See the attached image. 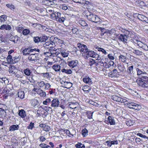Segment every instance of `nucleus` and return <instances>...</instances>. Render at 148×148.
<instances>
[{"instance_id": "7c9ffc66", "label": "nucleus", "mask_w": 148, "mask_h": 148, "mask_svg": "<svg viewBox=\"0 0 148 148\" xmlns=\"http://www.w3.org/2000/svg\"><path fill=\"white\" fill-rule=\"evenodd\" d=\"M8 62L10 64H13V58L10 55H9L7 58Z\"/></svg>"}, {"instance_id": "b1692460", "label": "nucleus", "mask_w": 148, "mask_h": 148, "mask_svg": "<svg viewBox=\"0 0 148 148\" xmlns=\"http://www.w3.org/2000/svg\"><path fill=\"white\" fill-rule=\"evenodd\" d=\"M117 67L120 72H123L125 71V68L123 64H118Z\"/></svg>"}, {"instance_id": "338daca9", "label": "nucleus", "mask_w": 148, "mask_h": 148, "mask_svg": "<svg viewBox=\"0 0 148 148\" xmlns=\"http://www.w3.org/2000/svg\"><path fill=\"white\" fill-rule=\"evenodd\" d=\"M132 123L131 120H129L126 122V125L128 126H130L132 125Z\"/></svg>"}, {"instance_id": "5701e85b", "label": "nucleus", "mask_w": 148, "mask_h": 148, "mask_svg": "<svg viewBox=\"0 0 148 148\" xmlns=\"http://www.w3.org/2000/svg\"><path fill=\"white\" fill-rule=\"evenodd\" d=\"M138 16L140 20L148 23V18L144 16L141 14H139Z\"/></svg>"}, {"instance_id": "2f4dec72", "label": "nucleus", "mask_w": 148, "mask_h": 148, "mask_svg": "<svg viewBox=\"0 0 148 148\" xmlns=\"http://www.w3.org/2000/svg\"><path fill=\"white\" fill-rule=\"evenodd\" d=\"M52 99L53 98L47 99L45 101H43V103L45 105H48V104L50 103L51 104V101Z\"/></svg>"}, {"instance_id": "f704fd0d", "label": "nucleus", "mask_w": 148, "mask_h": 148, "mask_svg": "<svg viewBox=\"0 0 148 148\" xmlns=\"http://www.w3.org/2000/svg\"><path fill=\"white\" fill-rule=\"evenodd\" d=\"M61 71L63 73H65L67 74H71L72 72L71 69H62Z\"/></svg>"}, {"instance_id": "423d86ee", "label": "nucleus", "mask_w": 148, "mask_h": 148, "mask_svg": "<svg viewBox=\"0 0 148 148\" xmlns=\"http://www.w3.org/2000/svg\"><path fill=\"white\" fill-rule=\"evenodd\" d=\"M111 98L114 101L121 103H125L126 101L125 99H123L116 95H113L111 96Z\"/></svg>"}, {"instance_id": "20e7f679", "label": "nucleus", "mask_w": 148, "mask_h": 148, "mask_svg": "<svg viewBox=\"0 0 148 148\" xmlns=\"http://www.w3.org/2000/svg\"><path fill=\"white\" fill-rule=\"evenodd\" d=\"M77 46L81 52L86 53L88 50L87 46L83 44L78 43L77 44Z\"/></svg>"}, {"instance_id": "aec40b11", "label": "nucleus", "mask_w": 148, "mask_h": 148, "mask_svg": "<svg viewBox=\"0 0 148 148\" xmlns=\"http://www.w3.org/2000/svg\"><path fill=\"white\" fill-rule=\"evenodd\" d=\"M19 128V125H13L10 126L9 128V131L12 132L16 130H17Z\"/></svg>"}, {"instance_id": "864d4df0", "label": "nucleus", "mask_w": 148, "mask_h": 148, "mask_svg": "<svg viewBox=\"0 0 148 148\" xmlns=\"http://www.w3.org/2000/svg\"><path fill=\"white\" fill-rule=\"evenodd\" d=\"M20 58L18 56H15L13 58V64L18 62Z\"/></svg>"}, {"instance_id": "a18cd8bd", "label": "nucleus", "mask_w": 148, "mask_h": 148, "mask_svg": "<svg viewBox=\"0 0 148 148\" xmlns=\"http://www.w3.org/2000/svg\"><path fill=\"white\" fill-rule=\"evenodd\" d=\"M134 66H131L128 67V73L129 75L132 74L133 73V69Z\"/></svg>"}, {"instance_id": "6e6d98bb", "label": "nucleus", "mask_w": 148, "mask_h": 148, "mask_svg": "<svg viewBox=\"0 0 148 148\" xmlns=\"http://www.w3.org/2000/svg\"><path fill=\"white\" fill-rule=\"evenodd\" d=\"M43 130L46 132L48 131L51 130V128L50 126L45 125L44 128H43Z\"/></svg>"}, {"instance_id": "f3484780", "label": "nucleus", "mask_w": 148, "mask_h": 148, "mask_svg": "<svg viewBox=\"0 0 148 148\" xmlns=\"http://www.w3.org/2000/svg\"><path fill=\"white\" fill-rule=\"evenodd\" d=\"M108 123L111 125H114L115 124V118L112 116H108Z\"/></svg>"}, {"instance_id": "c9c22d12", "label": "nucleus", "mask_w": 148, "mask_h": 148, "mask_svg": "<svg viewBox=\"0 0 148 148\" xmlns=\"http://www.w3.org/2000/svg\"><path fill=\"white\" fill-rule=\"evenodd\" d=\"M37 84L38 86H39L40 87L44 88L45 85V83L44 81H40V82H38Z\"/></svg>"}, {"instance_id": "37998d69", "label": "nucleus", "mask_w": 148, "mask_h": 148, "mask_svg": "<svg viewBox=\"0 0 148 148\" xmlns=\"http://www.w3.org/2000/svg\"><path fill=\"white\" fill-rule=\"evenodd\" d=\"M29 33L30 30L27 29H23L22 32V34L25 36H26L28 35Z\"/></svg>"}, {"instance_id": "f03ea898", "label": "nucleus", "mask_w": 148, "mask_h": 148, "mask_svg": "<svg viewBox=\"0 0 148 148\" xmlns=\"http://www.w3.org/2000/svg\"><path fill=\"white\" fill-rule=\"evenodd\" d=\"M86 55L89 57L95 58L96 60H99L101 59V57L97 53L94 52L93 51H90L88 49L87 52H86Z\"/></svg>"}, {"instance_id": "e2e57ef3", "label": "nucleus", "mask_w": 148, "mask_h": 148, "mask_svg": "<svg viewBox=\"0 0 148 148\" xmlns=\"http://www.w3.org/2000/svg\"><path fill=\"white\" fill-rule=\"evenodd\" d=\"M89 86L88 85H85L82 87V90L84 91H87L88 89L89 88Z\"/></svg>"}, {"instance_id": "8fccbe9b", "label": "nucleus", "mask_w": 148, "mask_h": 148, "mask_svg": "<svg viewBox=\"0 0 148 148\" xmlns=\"http://www.w3.org/2000/svg\"><path fill=\"white\" fill-rule=\"evenodd\" d=\"M96 63L95 60L91 59V60H90L88 63V64L89 66H92L94 64H96Z\"/></svg>"}, {"instance_id": "72a5a7b5", "label": "nucleus", "mask_w": 148, "mask_h": 148, "mask_svg": "<svg viewBox=\"0 0 148 148\" xmlns=\"http://www.w3.org/2000/svg\"><path fill=\"white\" fill-rule=\"evenodd\" d=\"M107 33H108L111 36L112 35H115L116 34L115 29H113L108 30V32H107Z\"/></svg>"}, {"instance_id": "473e14b6", "label": "nucleus", "mask_w": 148, "mask_h": 148, "mask_svg": "<svg viewBox=\"0 0 148 148\" xmlns=\"http://www.w3.org/2000/svg\"><path fill=\"white\" fill-rule=\"evenodd\" d=\"M62 55L64 57H67L69 54V51L66 50H63L61 53Z\"/></svg>"}, {"instance_id": "1a4fd4ad", "label": "nucleus", "mask_w": 148, "mask_h": 148, "mask_svg": "<svg viewBox=\"0 0 148 148\" xmlns=\"http://www.w3.org/2000/svg\"><path fill=\"white\" fill-rule=\"evenodd\" d=\"M60 12H54V11H53L52 13L50 14V16L51 19L57 21L58 18L59 17V14H60Z\"/></svg>"}, {"instance_id": "4468645a", "label": "nucleus", "mask_w": 148, "mask_h": 148, "mask_svg": "<svg viewBox=\"0 0 148 148\" xmlns=\"http://www.w3.org/2000/svg\"><path fill=\"white\" fill-rule=\"evenodd\" d=\"M83 81L84 83L89 85L92 84V83L91 79L88 76H86L84 77Z\"/></svg>"}, {"instance_id": "774afa93", "label": "nucleus", "mask_w": 148, "mask_h": 148, "mask_svg": "<svg viewBox=\"0 0 148 148\" xmlns=\"http://www.w3.org/2000/svg\"><path fill=\"white\" fill-rule=\"evenodd\" d=\"M142 48H143L144 50H148V46L145 44H144Z\"/></svg>"}, {"instance_id": "bb28decb", "label": "nucleus", "mask_w": 148, "mask_h": 148, "mask_svg": "<svg viewBox=\"0 0 148 148\" xmlns=\"http://www.w3.org/2000/svg\"><path fill=\"white\" fill-rule=\"evenodd\" d=\"M52 67L56 71H59L60 70V66L58 64H54L53 66Z\"/></svg>"}, {"instance_id": "2eb2a0df", "label": "nucleus", "mask_w": 148, "mask_h": 148, "mask_svg": "<svg viewBox=\"0 0 148 148\" xmlns=\"http://www.w3.org/2000/svg\"><path fill=\"white\" fill-rule=\"evenodd\" d=\"M117 36L119 38V40L125 43H127V35L125 34H121L117 35Z\"/></svg>"}, {"instance_id": "ea45409f", "label": "nucleus", "mask_w": 148, "mask_h": 148, "mask_svg": "<svg viewBox=\"0 0 148 148\" xmlns=\"http://www.w3.org/2000/svg\"><path fill=\"white\" fill-rule=\"evenodd\" d=\"M7 20V16L5 15H2L0 16V21L1 22H4Z\"/></svg>"}, {"instance_id": "9b49d317", "label": "nucleus", "mask_w": 148, "mask_h": 148, "mask_svg": "<svg viewBox=\"0 0 148 148\" xmlns=\"http://www.w3.org/2000/svg\"><path fill=\"white\" fill-rule=\"evenodd\" d=\"M60 103L59 101L57 98L53 99L51 101V106L54 107H58Z\"/></svg>"}, {"instance_id": "de8ad7c7", "label": "nucleus", "mask_w": 148, "mask_h": 148, "mask_svg": "<svg viewBox=\"0 0 148 148\" xmlns=\"http://www.w3.org/2000/svg\"><path fill=\"white\" fill-rule=\"evenodd\" d=\"M75 146L77 148H85V147L84 145L79 143L76 144Z\"/></svg>"}, {"instance_id": "0eeeda50", "label": "nucleus", "mask_w": 148, "mask_h": 148, "mask_svg": "<svg viewBox=\"0 0 148 148\" xmlns=\"http://www.w3.org/2000/svg\"><path fill=\"white\" fill-rule=\"evenodd\" d=\"M38 53H32L29 55L28 57V59L30 61H36L38 58Z\"/></svg>"}, {"instance_id": "79ce46f5", "label": "nucleus", "mask_w": 148, "mask_h": 148, "mask_svg": "<svg viewBox=\"0 0 148 148\" xmlns=\"http://www.w3.org/2000/svg\"><path fill=\"white\" fill-rule=\"evenodd\" d=\"M119 59L123 62H125L126 60L125 56L122 55H121L119 57Z\"/></svg>"}, {"instance_id": "4be33fe9", "label": "nucleus", "mask_w": 148, "mask_h": 148, "mask_svg": "<svg viewBox=\"0 0 148 148\" xmlns=\"http://www.w3.org/2000/svg\"><path fill=\"white\" fill-rule=\"evenodd\" d=\"M18 114L21 117L24 118L26 116V113L24 110L21 109L19 110Z\"/></svg>"}, {"instance_id": "c85d7f7f", "label": "nucleus", "mask_w": 148, "mask_h": 148, "mask_svg": "<svg viewBox=\"0 0 148 148\" xmlns=\"http://www.w3.org/2000/svg\"><path fill=\"white\" fill-rule=\"evenodd\" d=\"M22 53L23 55L27 56L29 55L30 54V53L29 51V48H27L23 49L22 51Z\"/></svg>"}, {"instance_id": "58836bf2", "label": "nucleus", "mask_w": 148, "mask_h": 148, "mask_svg": "<svg viewBox=\"0 0 148 148\" xmlns=\"http://www.w3.org/2000/svg\"><path fill=\"white\" fill-rule=\"evenodd\" d=\"M96 49L99 52H101L105 54H106L107 53L105 50L102 48H100L98 47H96Z\"/></svg>"}, {"instance_id": "6e6552de", "label": "nucleus", "mask_w": 148, "mask_h": 148, "mask_svg": "<svg viewBox=\"0 0 148 148\" xmlns=\"http://www.w3.org/2000/svg\"><path fill=\"white\" fill-rule=\"evenodd\" d=\"M139 86L145 89H148V83L147 82H145L142 80H139L138 83Z\"/></svg>"}, {"instance_id": "0e129e2a", "label": "nucleus", "mask_w": 148, "mask_h": 148, "mask_svg": "<svg viewBox=\"0 0 148 148\" xmlns=\"http://www.w3.org/2000/svg\"><path fill=\"white\" fill-rule=\"evenodd\" d=\"M137 135L139 136L140 137L143 138H146L148 139V137L140 133H137Z\"/></svg>"}, {"instance_id": "49530a36", "label": "nucleus", "mask_w": 148, "mask_h": 148, "mask_svg": "<svg viewBox=\"0 0 148 148\" xmlns=\"http://www.w3.org/2000/svg\"><path fill=\"white\" fill-rule=\"evenodd\" d=\"M88 132V130L86 128H84L82 130V134L83 137H85L87 135Z\"/></svg>"}, {"instance_id": "6ab92c4d", "label": "nucleus", "mask_w": 148, "mask_h": 148, "mask_svg": "<svg viewBox=\"0 0 148 148\" xmlns=\"http://www.w3.org/2000/svg\"><path fill=\"white\" fill-rule=\"evenodd\" d=\"M37 93L40 95V96L42 97H45L46 96V94L45 92L43 91L40 88L38 89V90L37 91Z\"/></svg>"}, {"instance_id": "09e8293b", "label": "nucleus", "mask_w": 148, "mask_h": 148, "mask_svg": "<svg viewBox=\"0 0 148 148\" xmlns=\"http://www.w3.org/2000/svg\"><path fill=\"white\" fill-rule=\"evenodd\" d=\"M126 35H127V37H130V38H132L134 34H132V33L131 32H130L129 31H126Z\"/></svg>"}, {"instance_id": "cd10ccee", "label": "nucleus", "mask_w": 148, "mask_h": 148, "mask_svg": "<svg viewBox=\"0 0 148 148\" xmlns=\"http://www.w3.org/2000/svg\"><path fill=\"white\" fill-rule=\"evenodd\" d=\"M18 37L17 36H13L10 39V40L14 42L15 43H16L18 40Z\"/></svg>"}, {"instance_id": "13d9d810", "label": "nucleus", "mask_w": 148, "mask_h": 148, "mask_svg": "<svg viewBox=\"0 0 148 148\" xmlns=\"http://www.w3.org/2000/svg\"><path fill=\"white\" fill-rule=\"evenodd\" d=\"M137 41V45L138 46L142 48L144 43H143L142 42L139 40H136Z\"/></svg>"}, {"instance_id": "3c124183", "label": "nucleus", "mask_w": 148, "mask_h": 148, "mask_svg": "<svg viewBox=\"0 0 148 148\" xmlns=\"http://www.w3.org/2000/svg\"><path fill=\"white\" fill-rule=\"evenodd\" d=\"M39 36L34 37L33 38V41L35 43H38L40 42Z\"/></svg>"}, {"instance_id": "052dcab7", "label": "nucleus", "mask_w": 148, "mask_h": 148, "mask_svg": "<svg viewBox=\"0 0 148 148\" xmlns=\"http://www.w3.org/2000/svg\"><path fill=\"white\" fill-rule=\"evenodd\" d=\"M93 112H88L87 114V117L88 119H91L92 118V115Z\"/></svg>"}, {"instance_id": "393cba45", "label": "nucleus", "mask_w": 148, "mask_h": 148, "mask_svg": "<svg viewBox=\"0 0 148 148\" xmlns=\"http://www.w3.org/2000/svg\"><path fill=\"white\" fill-rule=\"evenodd\" d=\"M136 71L137 72V75L138 76V78L140 79V78L143 75V74L145 72H143L141 71L140 69L138 68L136 69Z\"/></svg>"}, {"instance_id": "dca6fc26", "label": "nucleus", "mask_w": 148, "mask_h": 148, "mask_svg": "<svg viewBox=\"0 0 148 148\" xmlns=\"http://www.w3.org/2000/svg\"><path fill=\"white\" fill-rule=\"evenodd\" d=\"M119 73L116 69H114L108 73V75L109 77H115L116 75H119V74H117Z\"/></svg>"}, {"instance_id": "f8f14e48", "label": "nucleus", "mask_w": 148, "mask_h": 148, "mask_svg": "<svg viewBox=\"0 0 148 148\" xmlns=\"http://www.w3.org/2000/svg\"><path fill=\"white\" fill-rule=\"evenodd\" d=\"M68 62L69 66L72 69L76 66L78 64V61L77 60L68 61Z\"/></svg>"}, {"instance_id": "680f3d73", "label": "nucleus", "mask_w": 148, "mask_h": 148, "mask_svg": "<svg viewBox=\"0 0 148 148\" xmlns=\"http://www.w3.org/2000/svg\"><path fill=\"white\" fill-rule=\"evenodd\" d=\"M51 87V85L49 83H45V85L44 88V89H47Z\"/></svg>"}, {"instance_id": "e433bc0d", "label": "nucleus", "mask_w": 148, "mask_h": 148, "mask_svg": "<svg viewBox=\"0 0 148 148\" xmlns=\"http://www.w3.org/2000/svg\"><path fill=\"white\" fill-rule=\"evenodd\" d=\"M62 52L61 49H57L53 52L52 53H51V54H54L56 55H58L59 54L61 53Z\"/></svg>"}, {"instance_id": "39448f33", "label": "nucleus", "mask_w": 148, "mask_h": 148, "mask_svg": "<svg viewBox=\"0 0 148 148\" xmlns=\"http://www.w3.org/2000/svg\"><path fill=\"white\" fill-rule=\"evenodd\" d=\"M67 15V14L64 15L63 14L60 13L57 21L60 23H62L66 21H67L68 20L66 16Z\"/></svg>"}, {"instance_id": "7ed1b4c3", "label": "nucleus", "mask_w": 148, "mask_h": 148, "mask_svg": "<svg viewBox=\"0 0 148 148\" xmlns=\"http://www.w3.org/2000/svg\"><path fill=\"white\" fill-rule=\"evenodd\" d=\"M127 104V106L129 108L134 109L136 110H139L141 108L140 105L134 102H128Z\"/></svg>"}, {"instance_id": "bf43d9fd", "label": "nucleus", "mask_w": 148, "mask_h": 148, "mask_svg": "<svg viewBox=\"0 0 148 148\" xmlns=\"http://www.w3.org/2000/svg\"><path fill=\"white\" fill-rule=\"evenodd\" d=\"M43 47H44L46 49H49L53 47L52 45H43Z\"/></svg>"}, {"instance_id": "69168bd1", "label": "nucleus", "mask_w": 148, "mask_h": 148, "mask_svg": "<svg viewBox=\"0 0 148 148\" xmlns=\"http://www.w3.org/2000/svg\"><path fill=\"white\" fill-rule=\"evenodd\" d=\"M108 58L111 60H114V57L113 54H109L108 55Z\"/></svg>"}, {"instance_id": "a211bd4d", "label": "nucleus", "mask_w": 148, "mask_h": 148, "mask_svg": "<svg viewBox=\"0 0 148 148\" xmlns=\"http://www.w3.org/2000/svg\"><path fill=\"white\" fill-rule=\"evenodd\" d=\"M11 28V26L8 25L3 24L1 25L0 27V29L1 30H10Z\"/></svg>"}, {"instance_id": "a19ab883", "label": "nucleus", "mask_w": 148, "mask_h": 148, "mask_svg": "<svg viewBox=\"0 0 148 148\" xmlns=\"http://www.w3.org/2000/svg\"><path fill=\"white\" fill-rule=\"evenodd\" d=\"M15 27L17 32L19 33H21L22 32H23L24 28L23 27L20 26L16 27Z\"/></svg>"}, {"instance_id": "f257e3e1", "label": "nucleus", "mask_w": 148, "mask_h": 148, "mask_svg": "<svg viewBox=\"0 0 148 148\" xmlns=\"http://www.w3.org/2000/svg\"><path fill=\"white\" fill-rule=\"evenodd\" d=\"M87 19L90 21L97 23L99 21V17L95 14L91 12H89L86 15Z\"/></svg>"}, {"instance_id": "4c0bfd02", "label": "nucleus", "mask_w": 148, "mask_h": 148, "mask_svg": "<svg viewBox=\"0 0 148 148\" xmlns=\"http://www.w3.org/2000/svg\"><path fill=\"white\" fill-rule=\"evenodd\" d=\"M24 73L27 76H29L30 75L31 71L29 68H27L24 69Z\"/></svg>"}, {"instance_id": "a878e982", "label": "nucleus", "mask_w": 148, "mask_h": 148, "mask_svg": "<svg viewBox=\"0 0 148 148\" xmlns=\"http://www.w3.org/2000/svg\"><path fill=\"white\" fill-rule=\"evenodd\" d=\"M146 73L145 72L142 76L140 78V79L141 80H143L145 82H147L148 81V77L146 75Z\"/></svg>"}, {"instance_id": "5fc2aeb1", "label": "nucleus", "mask_w": 148, "mask_h": 148, "mask_svg": "<svg viewBox=\"0 0 148 148\" xmlns=\"http://www.w3.org/2000/svg\"><path fill=\"white\" fill-rule=\"evenodd\" d=\"M46 37H46L45 36H43L42 37H41V36L39 37L40 42H45L46 40Z\"/></svg>"}, {"instance_id": "9d476101", "label": "nucleus", "mask_w": 148, "mask_h": 148, "mask_svg": "<svg viewBox=\"0 0 148 148\" xmlns=\"http://www.w3.org/2000/svg\"><path fill=\"white\" fill-rule=\"evenodd\" d=\"M17 71L16 67L14 65H11L10 67H9V71L12 75H16Z\"/></svg>"}, {"instance_id": "c756f323", "label": "nucleus", "mask_w": 148, "mask_h": 148, "mask_svg": "<svg viewBox=\"0 0 148 148\" xmlns=\"http://www.w3.org/2000/svg\"><path fill=\"white\" fill-rule=\"evenodd\" d=\"M18 97L21 99L23 98L25 96L24 92L23 91H19L18 92Z\"/></svg>"}, {"instance_id": "ddd939ff", "label": "nucleus", "mask_w": 148, "mask_h": 148, "mask_svg": "<svg viewBox=\"0 0 148 148\" xmlns=\"http://www.w3.org/2000/svg\"><path fill=\"white\" fill-rule=\"evenodd\" d=\"M39 98L37 97H35L34 99H32L30 100V104L31 106L35 107L38 104V101Z\"/></svg>"}, {"instance_id": "412c9836", "label": "nucleus", "mask_w": 148, "mask_h": 148, "mask_svg": "<svg viewBox=\"0 0 148 148\" xmlns=\"http://www.w3.org/2000/svg\"><path fill=\"white\" fill-rule=\"evenodd\" d=\"M132 52L133 53L138 56L143 55L144 54V53L142 52V51H140L138 49H133V50Z\"/></svg>"}, {"instance_id": "4d7b16f0", "label": "nucleus", "mask_w": 148, "mask_h": 148, "mask_svg": "<svg viewBox=\"0 0 148 148\" xmlns=\"http://www.w3.org/2000/svg\"><path fill=\"white\" fill-rule=\"evenodd\" d=\"M34 123H33L32 122H31L29 125L27 127V128L28 129H32L33 127H34Z\"/></svg>"}, {"instance_id": "c03bdc74", "label": "nucleus", "mask_w": 148, "mask_h": 148, "mask_svg": "<svg viewBox=\"0 0 148 148\" xmlns=\"http://www.w3.org/2000/svg\"><path fill=\"white\" fill-rule=\"evenodd\" d=\"M6 5L8 8L11 10H14L15 9V7L14 5L12 4H6Z\"/></svg>"}, {"instance_id": "603ef678", "label": "nucleus", "mask_w": 148, "mask_h": 148, "mask_svg": "<svg viewBox=\"0 0 148 148\" xmlns=\"http://www.w3.org/2000/svg\"><path fill=\"white\" fill-rule=\"evenodd\" d=\"M79 23L81 26L83 27H85L88 26V25L86 22L85 21H79Z\"/></svg>"}]
</instances>
